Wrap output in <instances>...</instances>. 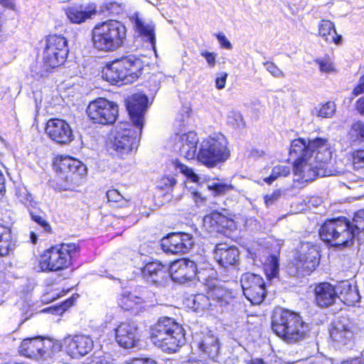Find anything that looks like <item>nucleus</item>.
Wrapping results in <instances>:
<instances>
[{
  "label": "nucleus",
  "mask_w": 364,
  "mask_h": 364,
  "mask_svg": "<svg viewBox=\"0 0 364 364\" xmlns=\"http://www.w3.org/2000/svg\"><path fill=\"white\" fill-rule=\"evenodd\" d=\"M220 219H224V217L222 216L220 214L213 213L210 216H206L205 218V222H207L208 220H210V222H211L212 220H213L218 223V220Z\"/></svg>",
  "instance_id": "bf43d9fd"
},
{
  "label": "nucleus",
  "mask_w": 364,
  "mask_h": 364,
  "mask_svg": "<svg viewBox=\"0 0 364 364\" xmlns=\"http://www.w3.org/2000/svg\"><path fill=\"white\" fill-rule=\"evenodd\" d=\"M134 29L146 41L149 42L154 50L156 48L155 24L149 19L144 18L136 13L132 17Z\"/></svg>",
  "instance_id": "393cba45"
},
{
  "label": "nucleus",
  "mask_w": 364,
  "mask_h": 364,
  "mask_svg": "<svg viewBox=\"0 0 364 364\" xmlns=\"http://www.w3.org/2000/svg\"><path fill=\"white\" fill-rule=\"evenodd\" d=\"M353 166L355 169L364 168V150H359L353 154Z\"/></svg>",
  "instance_id": "49530a36"
},
{
  "label": "nucleus",
  "mask_w": 364,
  "mask_h": 364,
  "mask_svg": "<svg viewBox=\"0 0 364 364\" xmlns=\"http://www.w3.org/2000/svg\"><path fill=\"white\" fill-rule=\"evenodd\" d=\"M290 173V168L287 166H277L272 168V173L269 177H267L264 181L271 184L274 181L279 177H286Z\"/></svg>",
  "instance_id": "ea45409f"
},
{
  "label": "nucleus",
  "mask_w": 364,
  "mask_h": 364,
  "mask_svg": "<svg viewBox=\"0 0 364 364\" xmlns=\"http://www.w3.org/2000/svg\"><path fill=\"white\" fill-rule=\"evenodd\" d=\"M176 184V180L173 176H163L158 181L157 186L160 189L169 190Z\"/></svg>",
  "instance_id": "37998d69"
},
{
  "label": "nucleus",
  "mask_w": 364,
  "mask_h": 364,
  "mask_svg": "<svg viewBox=\"0 0 364 364\" xmlns=\"http://www.w3.org/2000/svg\"><path fill=\"white\" fill-rule=\"evenodd\" d=\"M64 344L66 353L72 358L87 355L93 348L92 338L85 335H75L65 338Z\"/></svg>",
  "instance_id": "6ab92c4d"
},
{
  "label": "nucleus",
  "mask_w": 364,
  "mask_h": 364,
  "mask_svg": "<svg viewBox=\"0 0 364 364\" xmlns=\"http://www.w3.org/2000/svg\"><path fill=\"white\" fill-rule=\"evenodd\" d=\"M96 14V7L94 5H79L69 7L66 10V15L73 23H81L88 18H91Z\"/></svg>",
  "instance_id": "cd10ccee"
},
{
  "label": "nucleus",
  "mask_w": 364,
  "mask_h": 364,
  "mask_svg": "<svg viewBox=\"0 0 364 364\" xmlns=\"http://www.w3.org/2000/svg\"><path fill=\"white\" fill-rule=\"evenodd\" d=\"M316 302L320 307H328L335 303L337 299L336 287L329 283L323 282L317 285L314 289Z\"/></svg>",
  "instance_id": "a878e982"
},
{
  "label": "nucleus",
  "mask_w": 364,
  "mask_h": 364,
  "mask_svg": "<svg viewBox=\"0 0 364 364\" xmlns=\"http://www.w3.org/2000/svg\"><path fill=\"white\" fill-rule=\"evenodd\" d=\"M228 122L234 127H239L242 123V118L239 112H230L228 116Z\"/></svg>",
  "instance_id": "09e8293b"
},
{
  "label": "nucleus",
  "mask_w": 364,
  "mask_h": 364,
  "mask_svg": "<svg viewBox=\"0 0 364 364\" xmlns=\"http://www.w3.org/2000/svg\"><path fill=\"white\" fill-rule=\"evenodd\" d=\"M316 62L321 72L330 73L334 70L333 63L328 59H318Z\"/></svg>",
  "instance_id": "8fccbe9b"
},
{
  "label": "nucleus",
  "mask_w": 364,
  "mask_h": 364,
  "mask_svg": "<svg viewBox=\"0 0 364 364\" xmlns=\"http://www.w3.org/2000/svg\"><path fill=\"white\" fill-rule=\"evenodd\" d=\"M32 219L41 225L46 232H50L51 228L45 218L41 215L31 214Z\"/></svg>",
  "instance_id": "603ef678"
},
{
  "label": "nucleus",
  "mask_w": 364,
  "mask_h": 364,
  "mask_svg": "<svg viewBox=\"0 0 364 364\" xmlns=\"http://www.w3.org/2000/svg\"><path fill=\"white\" fill-rule=\"evenodd\" d=\"M194 343L203 355L211 360H215L218 358L220 344L218 338L211 331L196 334L194 337Z\"/></svg>",
  "instance_id": "a211bd4d"
},
{
  "label": "nucleus",
  "mask_w": 364,
  "mask_h": 364,
  "mask_svg": "<svg viewBox=\"0 0 364 364\" xmlns=\"http://www.w3.org/2000/svg\"><path fill=\"white\" fill-rule=\"evenodd\" d=\"M354 228L346 218L326 220L319 230L322 240L335 247H348L355 235Z\"/></svg>",
  "instance_id": "0eeeda50"
},
{
  "label": "nucleus",
  "mask_w": 364,
  "mask_h": 364,
  "mask_svg": "<svg viewBox=\"0 0 364 364\" xmlns=\"http://www.w3.org/2000/svg\"><path fill=\"white\" fill-rule=\"evenodd\" d=\"M272 328L279 337L288 343L305 339L309 332V324L298 314L283 309L274 311Z\"/></svg>",
  "instance_id": "f03ea898"
},
{
  "label": "nucleus",
  "mask_w": 364,
  "mask_h": 364,
  "mask_svg": "<svg viewBox=\"0 0 364 364\" xmlns=\"http://www.w3.org/2000/svg\"><path fill=\"white\" fill-rule=\"evenodd\" d=\"M142 273L148 281L156 284H161L168 276L166 268L158 262L146 264Z\"/></svg>",
  "instance_id": "c85d7f7f"
},
{
  "label": "nucleus",
  "mask_w": 364,
  "mask_h": 364,
  "mask_svg": "<svg viewBox=\"0 0 364 364\" xmlns=\"http://www.w3.org/2000/svg\"><path fill=\"white\" fill-rule=\"evenodd\" d=\"M15 247V241L10 228L6 226H0V255L5 256L13 251Z\"/></svg>",
  "instance_id": "7c9ffc66"
},
{
  "label": "nucleus",
  "mask_w": 364,
  "mask_h": 364,
  "mask_svg": "<svg viewBox=\"0 0 364 364\" xmlns=\"http://www.w3.org/2000/svg\"><path fill=\"white\" fill-rule=\"evenodd\" d=\"M209 294L210 297L220 306L230 304L234 298L232 291L223 286H215Z\"/></svg>",
  "instance_id": "72a5a7b5"
},
{
  "label": "nucleus",
  "mask_w": 364,
  "mask_h": 364,
  "mask_svg": "<svg viewBox=\"0 0 364 364\" xmlns=\"http://www.w3.org/2000/svg\"><path fill=\"white\" fill-rule=\"evenodd\" d=\"M18 200L26 205H29L33 201L32 195L28 193L26 188H22L18 190L16 193Z\"/></svg>",
  "instance_id": "a18cd8bd"
},
{
  "label": "nucleus",
  "mask_w": 364,
  "mask_h": 364,
  "mask_svg": "<svg viewBox=\"0 0 364 364\" xmlns=\"http://www.w3.org/2000/svg\"><path fill=\"white\" fill-rule=\"evenodd\" d=\"M176 167L180 172L183 173L188 178H191L193 182L198 181L199 177L193 172V169L187 166L181 164L180 161H176L175 163Z\"/></svg>",
  "instance_id": "79ce46f5"
},
{
  "label": "nucleus",
  "mask_w": 364,
  "mask_h": 364,
  "mask_svg": "<svg viewBox=\"0 0 364 364\" xmlns=\"http://www.w3.org/2000/svg\"><path fill=\"white\" fill-rule=\"evenodd\" d=\"M148 98L142 94H134L127 101V109L133 124L141 133Z\"/></svg>",
  "instance_id": "f3484780"
},
{
  "label": "nucleus",
  "mask_w": 364,
  "mask_h": 364,
  "mask_svg": "<svg viewBox=\"0 0 364 364\" xmlns=\"http://www.w3.org/2000/svg\"><path fill=\"white\" fill-rule=\"evenodd\" d=\"M118 105L105 98H97L88 105L86 112L94 122L103 125L112 124L118 117Z\"/></svg>",
  "instance_id": "9d476101"
},
{
  "label": "nucleus",
  "mask_w": 364,
  "mask_h": 364,
  "mask_svg": "<svg viewBox=\"0 0 364 364\" xmlns=\"http://www.w3.org/2000/svg\"><path fill=\"white\" fill-rule=\"evenodd\" d=\"M264 264L266 276L269 279L277 278L279 274V261L277 257L271 256Z\"/></svg>",
  "instance_id": "58836bf2"
},
{
  "label": "nucleus",
  "mask_w": 364,
  "mask_h": 364,
  "mask_svg": "<svg viewBox=\"0 0 364 364\" xmlns=\"http://www.w3.org/2000/svg\"><path fill=\"white\" fill-rule=\"evenodd\" d=\"M192 303L193 309L197 312L208 309L210 306L209 296L203 294L194 295L192 299Z\"/></svg>",
  "instance_id": "4c0bfd02"
},
{
  "label": "nucleus",
  "mask_w": 364,
  "mask_h": 364,
  "mask_svg": "<svg viewBox=\"0 0 364 364\" xmlns=\"http://www.w3.org/2000/svg\"><path fill=\"white\" fill-rule=\"evenodd\" d=\"M168 276L176 282L185 283L197 277L198 281H205L204 270H198L196 264L188 259L174 261L169 267Z\"/></svg>",
  "instance_id": "9b49d317"
},
{
  "label": "nucleus",
  "mask_w": 364,
  "mask_h": 364,
  "mask_svg": "<svg viewBox=\"0 0 364 364\" xmlns=\"http://www.w3.org/2000/svg\"><path fill=\"white\" fill-rule=\"evenodd\" d=\"M228 77V73H222L220 76L215 80V86L217 89L222 90L225 87L226 84V80Z\"/></svg>",
  "instance_id": "5fc2aeb1"
},
{
  "label": "nucleus",
  "mask_w": 364,
  "mask_h": 364,
  "mask_svg": "<svg viewBox=\"0 0 364 364\" xmlns=\"http://www.w3.org/2000/svg\"><path fill=\"white\" fill-rule=\"evenodd\" d=\"M6 151V144L4 140L0 136V157L3 156Z\"/></svg>",
  "instance_id": "e2e57ef3"
},
{
  "label": "nucleus",
  "mask_w": 364,
  "mask_h": 364,
  "mask_svg": "<svg viewBox=\"0 0 364 364\" xmlns=\"http://www.w3.org/2000/svg\"><path fill=\"white\" fill-rule=\"evenodd\" d=\"M319 263V253L316 246L304 243L295 257L293 274L305 276L312 272Z\"/></svg>",
  "instance_id": "f8f14e48"
},
{
  "label": "nucleus",
  "mask_w": 364,
  "mask_h": 364,
  "mask_svg": "<svg viewBox=\"0 0 364 364\" xmlns=\"http://www.w3.org/2000/svg\"><path fill=\"white\" fill-rule=\"evenodd\" d=\"M150 336L156 346L169 353L175 352L185 342L183 328L168 317L159 319L151 326Z\"/></svg>",
  "instance_id": "20e7f679"
},
{
  "label": "nucleus",
  "mask_w": 364,
  "mask_h": 364,
  "mask_svg": "<svg viewBox=\"0 0 364 364\" xmlns=\"http://www.w3.org/2000/svg\"><path fill=\"white\" fill-rule=\"evenodd\" d=\"M337 298L348 306H354L360 299L358 290L348 280L341 281L336 285Z\"/></svg>",
  "instance_id": "bb28decb"
},
{
  "label": "nucleus",
  "mask_w": 364,
  "mask_h": 364,
  "mask_svg": "<svg viewBox=\"0 0 364 364\" xmlns=\"http://www.w3.org/2000/svg\"><path fill=\"white\" fill-rule=\"evenodd\" d=\"M142 61L133 55L114 60L103 70L105 79L111 83L129 84L142 73Z\"/></svg>",
  "instance_id": "423d86ee"
},
{
  "label": "nucleus",
  "mask_w": 364,
  "mask_h": 364,
  "mask_svg": "<svg viewBox=\"0 0 364 364\" xmlns=\"http://www.w3.org/2000/svg\"><path fill=\"white\" fill-rule=\"evenodd\" d=\"M183 364H208L201 360H188L184 362Z\"/></svg>",
  "instance_id": "0e129e2a"
},
{
  "label": "nucleus",
  "mask_w": 364,
  "mask_h": 364,
  "mask_svg": "<svg viewBox=\"0 0 364 364\" xmlns=\"http://www.w3.org/2000/svg\"><path fill=\"white\" fill-rule=\"evenodd\" d=\"M208 188L214 196H224L233 190L234 186L231 183L218 181L212 182L208 186Z\"/></svg>",
  "instance_id": "e433bc0d"
},
{
  "label": "nucleus",
  "mask_w": 364,
  "mask_h": 364,
  "mask_svg": "<svg viewBox=\"0 0 364 364\" xmlns=\"http://www.w3.org/2000/svg\"><path fill=\"white\" fill-rule=\"evenodd\" d=\"M127 364H156V361L151 358H135L130 360Z\"/></svg>",
  "instance_id": "6e6d98bb"
},
{
  "label": "nucleus",
  "mask_w": 364,
  "mask_h": 364,
  "mask_svg": "<svg viewBox=\"0 0 364 364\" xmlns=\"http://www.w3.org/2000/svg\"><path fill=\"white\" fill-rule=\"evenodd\" d=\"M201 55L203 56L208 65L210 66V67H214L215 65V58H216V55L213 53H210V52H208V51H203L201 52Z\"/></svg>",
  "instance_id": "864d4df0"
},
{
  "label": "nucleus",
  "mask_w": 364,
  "mask_h": 364,
  "mask_svg": "<svg viewBox=\"0 0 364 364\" xmlns=\"http://www.w3.org/2000/svg\"><path fill=\"white\" fill-rule=\"evenodd\" d=\"M198 142L196 133L188 132L176 136L174 147L185 159H193L196 156Z\"/></svg>",
  "instance_id": "aec40b11"
},
{
  "label": "nucleus",
  "mask_w": 364,
  "mask_h": 364,
  "mask_svg": "<svg viewBox=\"0 0 364 364\" xmlns=\"http://www.w3.org/2000/svg\"><path fill=\"white\" fill-rule=\"evenodd\" d=\"M281 193L279 191H275L269 195L264 196V203L267 207L273 205L280 197Z\"/></svg>",
  "instance_id": "3c124183"
},
{
  "label": "nucleus",
  "mask_w": 364,
  "mask_h": 364,
  "mask_svg": "<svg viewBox=\"0 0 364 364\" xmlns=\"http://www.w3.org/2000/svg\"><path fill=\"white\" fill-rule=\"evenodd\" d=\"M31 239L33 243H36L37 241V237L33 232L31 233Z\"/></svg>",
  "instance_id": "338daca9"
},
{
  "label": "nucleus",
  "mask_w": 364,
  "mask_h": 364,
  "mask_svg": "<svg viewBox=\"0 0 364 364\" xmlns=\"http://www.w3.org/2000/svg\"><path fill=\"white\" fill-rule=\"evenodd\" d=\"M126 36L127 28L119 21L108 20L98 23L92 31V46L99 51L113 52L124 46Z\"/></svg>",
  "instance_id": "7ed1b4c3"
},
{
  "label": "nucleus",
  "mask_w": 364,
  "mask_h": 364,
  "mask_svg": "<svg viewBox=\"0 0 364 364\" xmlns=\"http://www.w3.org/2000/svg\"><path fill=\"white\" fill-rule=\"evenodd\" d=\"M266 70L274 77L282 78L284 77V73L272 62H265L263 63Z\"/></svg>",
  "instance_id": "c03bdc74"
},
{
  "label": "nucleus",
  "mask_w": 364,
  "mask_h": 364,
  "mask_svg": "<svg viewBox=\"0 0 364 364\" xmlns=\"http://www.w3.org/2000/svg\"><path fill=\"white\" fill-rule=\"evenodd\" d=\"M193 237L185 232L172 233L161 240V249L166 253L180 254L188 252L193 245Z\"/></svg>",
  "instance_id": "2eb2a0df"
},
{
  "label": "nucleus",
  "mask_w": 364,
  "mask_h": 364,
  "mask_svg": "<svg viewBox=\"0 0 364 364\" xmlns=\"http://www.w3.org/2000/svg\"><path fill=\"white\" fill-rule=\"evenodd\" d=\"M328 140L316 138L309 141V149L312 154L299 157L294 166V172L304 181H314L316 177H324L331 175L327 170L326 162L331 159Z\"/></svg>",
  "instance_id": "f257e3e1"
},
{
  "label": "nucleus",
  "mask_w": 364,
  "mask_h": 364,
  "mask_svg": "<svg viewBox=\"0 0 364 364\" xmlns=\"http://www.w3.org/2000/svg\"><path fill=\"white\" fill-rule=\"evenodd\" d=\"M48 348L43 340L36 337L24 339L19 346L18 351L26 357L38 359L46 354Z\"/></svg>",
  "instance_id": "b1692460"
},
{
  "label": "nucleus",
  "mask_w": 364,
  "mask_h": 364,
  "mask_svg": "<svg viewBox=\"0 0 364 364\" xmlns=\"http://www.w3.org/2000/svg\"><path fill=\"white\" fill-rule=\"evenodd\" d=\"M239 250L226 244H218L213 252L215 260L223 267L235 266L239 262Z\"/></svg>",
  "instance_id": "5701e85b"
},
{
  "label": "nucleus",
  "mask_w": 364,
  "mask_h": 364,
  "mask_svg": "<svg viewBox=\"0 0 364 364\" xmlns=\"http://www.w3.org/2000/svg\"><path fill=\"white\" fill-rule=\"evenodd\" d=\"M229 156L226 139L221 135L218 138H208L203 140L197 159L208 167H213L218 163L227 160Z\"/></svg>",
  "instance_id": "1a4fd4ad"
},
{
  "label": "nucleus",
  "mask_w": 364,
  "mask_h": 364,
  "mask_svg": "<svg viewBox=\"0 0 364 364\" xmlns=\"http://www.w3.org/2000/svg\"><path fill=\"white\" fill-rule=\"evenodd\" d=\"M78 247L75 243H63L47 250L40 260L42 271H59L68 268L77 256Z\"/></svg>",
  "instance_id": "6e6552de"
},
{
  "label": "nucleus",
  "mask_w": 364,
  "mask_h": 364,
  "mask_svg": "<svg viewBox=\"0 0 364 364\" xmlns=\"http://www.w3.org/2000/svg\"><path fill=\"white\" fill-rule=\"evenodd\" d=\"M353 92L356 96L364 92V75L359 79L358 84L354 88Z\"/></svg>",
  "instance_id": "13d9d810"
},
{
  "label": "nucleus",
  "mask_w": 364,
  "mask_h": 364,
  "mask_svg": "<svg viewBox=\"0 0 364 364\" xmlns=\"http://www.w3.org/2000/svg\"><path fill=\"white\" fill-rule=\"evenodd\" d=\"M244 295L252 304H260L267 294L262 277L250 272L245 273L240 279Z\"/></svg>",
  "instance_id": "ddd939ff"
},
{
  "label": "nucleus",
  "mask_w": 364,
  "mask_h": 364,
  "mask_svg": "<svg viewBox=\"0 0 364 364\" xmlns=\"http://www.w3.org/2000/svg\"><path fill=\"white\" fill-rule=\"evenodd\" d=\"M144 303V299L128 291H124L118 299L119 306L126 310H133Z\"/></svg>",
  "instance_id": "2f4dec72"
},
{
  "label": "nucleus",
  "mask_w": 364,
  "mask_h": 364,
  "mask_svg": "<svg viewBox=\"0 0 364 364\" xmlns=\"http://www.w3.org/2000/svg\"><path fill=\"white\" fill-rule=\"evenodd\" d=\"M357 108L361 114H364V97L358 100Z\"/></svg>",
  "instance_id": "680f3d73"
},
{
  "label": "nucleus",
  "mask_w": 364,
  "mask_h": 364,
  "mask_svg": "<svg viewBox=\"0 0 364 364\" xmlns=\"http://www.w3.org/2000/svg\"><path fill=\"white\" fill-rule=\"evenodd\" d=\"M68 46L66 38L62 35H49L46 39V45L43 52V66L38 70L37 65L33 66V76L41 78L50 69L63 65L68 55Z\"/></svg>",
  "instance_id": "39448f33"
},
{
  "label": "nucleus",
  "mask_w": 364,
  "mask_h": 364,
  "mask_svg": "<svg viewBox=\"0 0 364 364\" xmlns=\"http://www.w3.org/2000/svg\"><path fill=\"white\" fill-rule=\"evenodd\" d=\"M9 0H5V2L8 1ZM6 6H7V4L6 3H4Z\"/></svg>",
  "instance_id": "774afa93"
},
{
  "label": "nucleus",
  "mask_w": 364,
  "mask_h": 364,
  "mask_svg": "<svg viewBox=\"0 0 364 364\" xmlns=\"http://www.w3.org/2000/svg\"><path fill=\"white\" fill-rule=\"evenodd\" d=\"M46 133L53 141L68 144L74 139L70 124L60 119H50L47 122Z\"/></svg>",
  "instance_id": "dca6fc26"
},
{
  "label": "nucleus",
  "mask_w": 364,
  "mask_h": 364,
  "mask_svg": "<svg viewBox=\"0 0 364 364\" xmlns=\"http://www.w3.org/2000/svg\"><path fill=\"white\" fill-rule=\"evenodd\" d=\"M350 139L354 141L364 140V122L358 121L353 123L349 131Z\"/></svg>",
  "instance_id": "a19ab883"
},
{
  "label": "nucleus",
  "mask_w": 364,
  "mask_h": 364,
  "mask_svg": "<svg viewBox=\"0 0 364 364\" xmlns=\"http://www.w3.org/2000/svg\"><path fill=\"white\" fill-rule=\"evenodd\" d=\"M58 167L62 172L65 173H73L80 176L87 173V167L84 164L69 156L62 158L58 163Z\"/></svg>",
  "instance_id": "c756f323"
},
{
  "label": "nucleus",
  "mask_w": 364,
  "mask_h": 364,
  "mask_svg": "<svg viewBox=\"0 0 364 364\" xmlns=\"http://www.w3.org/2000/svg\"><path fill=\"white\" fill-rule=\"evenodd\" d=\"M5 177L0 170V195H4V193L6 192V188H5Z\"/></svg>",
  "instance_id": "052dcab7"
},
{
  "label": "nucleus",
  "mask_w": 364,
  "mask_h": 364,
  "mask_svg": "<svg viewBox=\"0 0 364 364\" xmlns=\"http://www.w3.org/2000/svg\"><path fill=\"white\" fill-rule=\"evenodd\" d=\"M216 37L221 46L226 49H230L232 48L230 42L227 39L223 33H218L216 35Z\"/></svg>",
  "instance_id": "4d7b16f0"
},
{
  "label": "nucleus",
  "mask_w": 364,
  "mask_h": 364,
  "mask_svg": "<svg viewBox=\"0 0 364 364\" xmlns=\"http://www.w3.org/2000/svg\"><path fill=\"white\" fill-rule=\"evenodd\" d=\"M107 197L109 201L119 203L122 202V205L127 203V200H124L122 196L117 190L112 189L107 192Z\"/></svg>",
  "instance_id": "de8ad7c7"
},
{
  "label": "nucleus",
  "mask_w": 364,
  "mask_h": 364,
  "mask_svg": "<svg viewBox=\"0 0 364 364\" xmlns=\"http://www.w3.org/2000/svg\"><path fill=\"white\" fill-rule=\"evenodd\" d=\"M319 35L330 43H339L341 36L337 34L333 23L327 20H322L319 25Z\"/></svg>",
  "instance_id": "473e14b6"
},
{
  "label": "nucleus",
  "mask_w": 364,
  "mask_h": 364,
  "mask_svg": "<svg viewBox=\"0 0 364 364\" xmlns=\"http://www.w3.org/2000/svg\"><path fill=\"white\" fill-rule=\"evenodd\" d=\"M116 341L124 348L135 346L139 339L137 326L134 323H122L115 331Z\"/></svg>",
  "instance_id": "4be33fe9"
},
{
  "label": "nucleus",
  "mask_w": 364,
  "mask_h": 364,
  "mask_svg": "<svg viewBox=\"0 0 364 364\" xmlns=\"http://www.w3.org/2000/svg\"><path fill=\"white\" fill-rule=\"evenodd\" d=\"M138 131L130 128H124L117 132L112 141V149L120 157L129 154L137 146L139 135Z\"/></svg>",
  "instance_id": "4468645a"
},
{
  "label": "nucleus",
  "mask_w": 364,
  "mask_h": 364,
  "mask_svg": "<svg viewBox=\"0 0 364 364\" xmlns=\"http://www.w3.org/2000/svg\"><path fill=\"white\" fill-rule=\"evenodd\" d=\"M336 109V104L333 102L329 101L314 107L312 110V114L322 118H331L334 115Z\"/></svg>",
  "instance_id": "f704fd0d"
},
{
  "label": "nucleus",
  "mask_w": 364,
  "mask_h": 364,
  "mask_svg": "<svg viewBox=\"0 0 364 364\" xmlns=\"http://www.w3.org/2000/svg\"><path fill=\"white\" fill-rule=\"evenodd\" d=\"M330 336L340 345H346L352 338L351 323L347 316H341L332 323Z\"/></svg>",
  "instance_id": "412c9836"
},
{
  "label": "nucleus",
  "mask_w": 364,
  "mask_h": 364,
  "mask_svg": "<svg viewBox=\"0 0 364 364\" xmlns=\"http://www.w3.org/2000/svg\"><path fill=\"white\" fill-rule=\"evenodd\" d=\"M290 154H295L299 157L306 155V156L312 154V150L309 149V144H306L304 139H297L292 141L290 150Z\"/></svg>",
  "instance_id": "c9c22d12"
},
{
  "label": "nucleus",
  "mask_w": 364,
  "mask_h": 364,
  "mask_svg": "<svg viewBox=\"0 0 364 364\" xmlns=\"http://www.w3.org/2000/svg\"><path fill=\"white\" fill-rule=\"evenodd\" d=\"M250 364H265L262 360L260 359H255L252 360L250 363Z\"/></svg>",
  "instance_id": "69168bd1"
}]
</instances>
